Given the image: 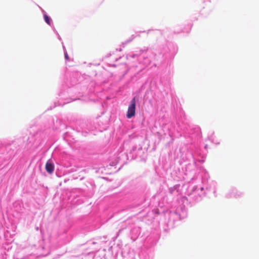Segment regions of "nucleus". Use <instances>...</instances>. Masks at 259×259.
<instances>
[{
	"mask_svg": "<svg viewBox=\"0 0 259 259\" xmlns=\"http://www.w3.org/2000/svg\"><path fill=\"white\" fill-rule=\"evenodd\" d=\"M136 114V98L134 97L131 101L127 109L126 117L127 118H131L134 117Z\"/></svg>",
	"mask_w": 259,
	"mask_h": 259,
	"instance_id": "obj_1",
	"label": "nucleus"
},
{
	"mask_svg": "<svg viewBox=\"0 0 259 259\" xmlns=\"http://www.w3.org/2000/svg\"><path fill=\"white\" fill-rule=\"evenodd\" d=\"M46 169L49 174H52L54 170V166L50 161H48L46 164Z\"/></svg>",
	"mask_w": 259,
	"mask_h": 259,
	"instance_id": "obj_2",
	"label": "nucleus"
},
{
	"mask_svg": "<svg viewBox=\"0 0 259 259\" xmlns=\"http://www.w3.org/2000/svg\"><path fill=\"white\" fill-rule=\"evenodd\" d=\"M44 19L48 24H49V25L51 24L50 19L48 15H44Z\"/></svg>",
	"mask_w": 259,
	"mask_h": 259,
	"instance_id": "obj_3",
	"label": "nucleus"
},
{
	"mask_svg": "<svg viewBox=\"0 0 259 259\" xmlns=\"http://www.w3.org/2000/svg\"><path fill=\"white\" fill-rule=\"evenodd\" d=\"M65 57L66 59H67V60H69V57H68V56L67 54H66H66H65Z\"/></svg>",
	"mask_w": 259,
	"mask_h": 259,
	"instance_id": "obj_4",
	"label": "nucleus"
}]
</instances>
